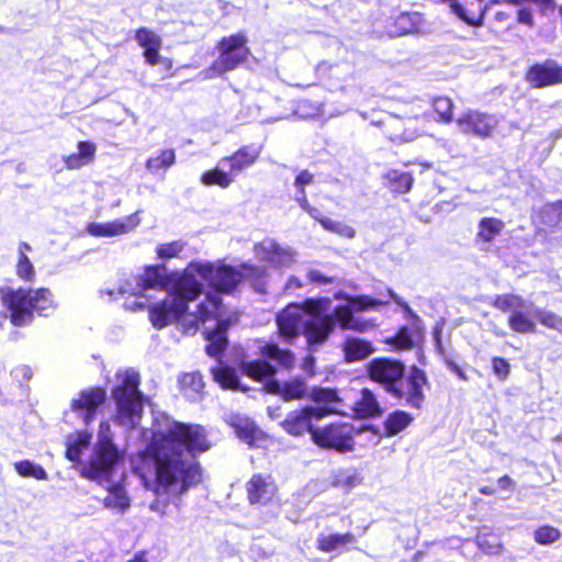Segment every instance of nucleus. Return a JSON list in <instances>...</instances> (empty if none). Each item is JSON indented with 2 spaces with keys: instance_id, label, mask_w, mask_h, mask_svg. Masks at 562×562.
I'll use <instances>...</instances> for the list:
<instances>
[{
  "instance_id": "nucleus-58",
  "label": "nucleus",
  "mask_w": 562,
  "mask_h": 562,
  "mask_svg": "<svg viewBox=\"0 0 562 562\" xmlns=\"http://www.w3.org/2000/svg\"><path fill=\"white\" fill-rule=\"evenodd\" d=\"M308 279H310L311 282H314V283L331 282V279L323 276L319 271H316V270H311L308 272Z\"/></svg>"
},
{
  "instance_id": "nucleus-52",
  "label": "nucleus",
  "mask_w": 562,
  "mask_h": 562,
  "mask_svg": "<svg viewBox=\"0 0 562 562\" xmlns=\"http://www.w3.org/2000/svg\"><path fill=\"white\" fill-rule=\"evenodd\" d=\"M516 20L519 24L526 25L529 29L535 27L536 22L531 8L522 5L517 10Z\"/></svg>"
},
{
  "instance_id": "nucleus-20",
  "label": "nucleus",
  "mask_w": 562,
  "mask_h": 562,
  "mask_svg": "<svg viewBox=\"0 0 562 562\" xmlns=\"http://www.w3.org/2000/svg\"><path fill=\"white\" fill-rule=\"evenodd\" d=\"M139 224L137 212L106 223H89L86 231L95 237H113L132 232Z\"/></svg>"
},
{
  "instance_id": "nucleus-4",
  "label": "nucleus",
  "mask_w": 562,
  "mask_h": 562,
  "mask_svg": "<svg viewBox=\"0 0 562 562\" xmlns=\"http://www.w3.org/2000/svg\"><path fill=\"white\" fill-rule=\"evenodd\" d=\"M139 374L127 368L116 372L112 397L116 405L115 422L126 428L138 425L143 413V396L138 390Z\"/></svg>"
},
{
  "instance_id": "nucleus-36",
  "label": "nucleus",
  "mask_w": 562,
  "mask_h": 562,
  "mask_svg": "<svg viewBox=\"0 0 562 562\" xmlns=\"http://www.w3.org/2000/svg\"><path fill=\"white\" fill-rule=\"evenodd\" d=\"M91 434L87 431H79L75 435L67 437V450L66 457L70 461H78L83 450H86L90 443Z\"/></svg>"
},
{
  "instance_id": "nucleus-14",
  "label": "nucleus",
  "mask_w": 562,
  "mask_h": 562,
  "mask_svg": "<svg viewBox=\"0 0 562 562\" xmlns=\"http://www.w3.org/2000/svg\"><path fill=\"white\" fill-rule=\"evenodd\" d=\"M330 408L305 406L301 409H295L286 415V417L280 423L281 427L291 436H303L305 432H310L313 437V420L321 419L328 415Z\"/></svg>"
},
{
  "instance_id": "nucleus-28",
  "label": "nucleus",
  "mask_w": 562,
  "mask_h": 562,
  "mask_svg": "<svg viewBox=\"0 0 562 562\" xmlns=\"http://www.w3.org/2000/svg\"><path fill=\"white\" fill-rule=\"evenodd\" d=\"M308 215L316 220L324 229L333 234L347 239H352L356 236V229L348 223L324 216L316 207L313 211H310Z\"/></svg>"
},
{
  "instance_id": "nucleus-9",
  "label": "nucleus",
  "mask_w": 562,
  "mask_h": 562,
  "mask_svg": "<svg viewBox=\"0 0 562 562\" xmlns=\"http://www.w3.org/2000/svg\"><path fill=\"white\" fill-rule=\"evenodd\" d=\"M336 297L345 299L349 302V306H337L334 311L335 318L344 329H352L357 331H364L372 326L370 322L357 319L353 317V312H362L373 308L378 305L384 304L383 301H376L369 296H345L338 293Z\"/></svg>"
},
{
  "instance_id": "nucleus-13",
  "label": "nucleus",
  "mask_w": 562,
  "mask_h": 562,
  "mask_svg": "<svg viewBox=\"0 0 562 562\" xmlns=\"http://www.w3.org/2000/svg\"><path fill=\"white\" fill-rule=\"evenodd\" d=\"M427 383L425 373L412 368L409 372L398 379L393 386L391 394L398 398H403L409 406L419 408L424 402V387Z\"/></svg>"
},
{
  "instance_id": "nucleus-38",
  "label": "nucleus",
  "mask_w": 562,
  "mask_h": 562,
  "mask_svg": "<svg viewBox=\"0 0 562 562\" xmlns=\"http://www.w3.org/2000/svg\"><path fill=\"white\" fill-rule=\"evenodd\" d=\"M243 370L246 375L257 381L271 378L276 372L274 368L265 360L243 362Z\"/></svg>"
},
{
  "instance_id": "nucleus-64",
  "label": "nucleus",
  "mask_w": 562,
  "mask_h": 562,
  "mask_svg": "<svg viewBox=\"0 0 562 562\" xmlns=\"http://www.w3.org/2000/svg\"><path fill=\"white\" fill-rule=\"evenodd\" d=\"M480 493L482 495L491 496V495H494L496 493V491L494 487H491V486H482V487H480Z\"/></svg>"
},
{
  "instance_id": "nucleus-18",
  "label": "nucleus",
  "mask_w": 562,
  "mask_h": 562,
  "mask_svg": "<svg viewBox=\"0 0 562 562\" xmlns=\"http://www.w3.org/2000/svg\"><path fill=\"white\" fill-rule=\"evenodd\" d=\"M104 401L105 391L101 387H92L80 392L78 397L71 401L70 408L86 424H90Z\"/></svg>"
},
{
  "instance_id": "nucleus-29",
  "label": "nucleus",
  "mask_w": 562,
  "mask_h": 562,
  "mask_svg": "<svg viewBox=\"0 0 562 562\" xmlns=\"http://www.w3.org/2000/svg\"><path fill=\"white\" fill-rule=\"evenodd\" d=\"M353 411L357 417L368 418L379 415L381 413L380 404L374 394L368 390L362 389L359 397L353 403Z\"/></svg>"
},
{
  "instance_id": "nucleus-11",
  "label": "nucleus",
  "mask_w": 562,
  "mask_h": 562,
  "mask_svg": "<svg viewBox=\"0 0 562 562\" xmlns=\"http://www.w3.org/2000/svg\"><path fill=\"white\" fill-rule=\"evenodd\" d=\"M313 441L324 449L348 452L353 449L352 427L348 424H330L313 431Z\"/></svg>"
},
{
  "instance_id": "nucleus-45",
  "label": "nucleus",
  "mask_w": 562,
  "mask_h": 562,
  "mask_svg": "<svg viewBox=\"0 0 562 562\" xmlns=\"http://www.w3.org/2000/svg\"><path fill=\"white\" fill-rule=\"evenodd\" d=\"M311 398L317 403L322 404V407L330 408V413L337 412V409L331 406L333 404L338 402V396L335 390L331 389H313L311 393Z\"/></svg>"
},
{
  "instance_id": "nucleus-56",
  "label": "nucleus",
  "mask_w": 562,
  "mask_h": 562,
  "mask_svg": "<svg viewBox=\"0 0 562 562\" xmlns=\"http://www.w3.org/2000/svg\"><path fill=\"white\" fill-rule=\"evenodd\" d=\"M159 50L160 47H149L144 49L143 56L145 61L150 66H156L160 59Z\"/></svg>"
},
{
  "instance_id": "nucleus-59",
  "label": "nucleus",
  "mask_w": 562,
  "mask_h": 562,
  "mask_svg": "<svg viewBox=\"0 0 562 562\" xmlns=\"http://www.w3.org/2000/svg\"><path fill=\"white\" fill-rule=\"evenodd\" d=\"M13 372L16 378L22 376L25 380L31 379L32 376V370L27 366L19 367Z\"/></svg>"
},
{
  "instance_id": "nucleus-32",
  "label": "nucleus",
  "mask_w": 562,
  "mask_h": 562,
  "mask_svg": "<svg viewBox=\"0 0 562 562\" xmlns=\"http://www.w3.org/2000/svg\"><path fill=\"white\" fill-rule=\"evenodd\" d=\"M430 105L437 123L450 124L453 121L454 103L450 97L436 95L431 99Z\"/></svg>"
},
{
  "instance_id": "nucleus-57",
  "label": "nucleus",
  "mask_w": 562,
  "mask_h": 562,
  "mask_svg": "<svg viewBox=\"0 0 562 562\" xmlns=\"http://www.w3.org/2000/svg\"><path fill=\"white\" fill-rule=\"evenodd\" d=\"M497 485L503 491L513 492L515 490V482L513 479H510L508 475L501 476L497 480Z\"/></svg>"
},
{
  "instance_id": "nucleus-37",
  "label": "nucleus",
  "mask_w": 562,
  "mask_h": 562,
  "mask_svg": "<svg viewBox=\"0 0 562 562\" xmlns=\"http://www.w3.org/2000/svg\"><path fill=\"white\" fill-rule=\"evenodd\" d=\"M104 506L119 513L125 512L130 507V497L121 485H113L109 488V494L104 497Z\"/></svg>"
},
{
  "instance_id": "nucleus-51",
  "label": "nucleus",
  "mask_w": 562,
  "mask_h": 562,
  "mask_svg": "<svg viewBox=\"0 0 562 562\" xmlns=\"http://www.w3.org/2000/svg\"><path fill=\"white\" fill-rule=\"evenodd\" d=\"M417 338V333L408 327H403L394 337V342L397 349H407L412 347L414 340Z\"/></svg>"
},
{
  "instance_id": "nucleus-22",
  "label": "nucleus",
  "mask_w": 562,
  "mask_h": 562,
  "mask_svg": "<svg viewBox=\"0 0 562 562\" xmlns=\"http://www.w3.org/2000/svg\"><path fill=\"white\" fill-rule=\"evenodd\" d=\"M262 146L257 144H247L240 146L232 155L222 158V161L228 164L233 175L252 167L260 158Z\"/></svg>"
},
{
  "instance_id": "nucleus-23",
  "label": "nucleus",
  "mask_w": 562,
  "mask_h": 562,
  "mask_svg": "<svg viewBox=\"0 0 562 562\" xmlns=\"http://www.w3.org/2000/svg\"><path fill=\"white\" fill-rule=\"evenodd\" d=\"M267 391L280 395L284 401L300 400L306 396L307 386L300 379H292L286 382L270 381L266 385Z\"/></svg>"
},
{
  "instance_id": "nucleus-48",
  "label": "nucleus",
  "mask_w": 562,
  "mask_h": 562,
  "mask_svg": "<svg viewBox=\"0 0 562 562\" xmlns=\"http://www.w3.org/2000/svg\"><path fill=\"white\" fill-rule=\"evenodd\" d=\"M539 323L550 329L557 330L562 334V317L553 312L546 310H537L533 313Z\"/></svg>"
},
{
  "instance_id": "nucleus-24",
  "label": "nucleus",
  "mask_w": 562,
  "mask_h": 562,
  "mask_svg": "<svg viewBox=\"0 0 562 562\" xmlns=\"http://www.w3.org/2000/svg\"><path fill=\"white\" fill-rule=\"evenodd\" d=\"M77 153H71L64 157L65 167L68 170L80 169L90 165L95 159L97 145L90 140H80L77 144Z\"/></svg>"
},
{
  "instance_id": "nucleus-35",
  "label": "nucleus",
  "mask_w": 562,
  "mask_h": 562,
  "mask_svg": "<svg viewBox=\"0 0 562 562\" xmlns=\"http://www.w3.org/2000/svg\"><path fill=\"white\" fill-rule=\"evenodd\" d=\"M200 181L206 187L216 186L221 189H227L234 182V175L231 171H224L218 167H214L202 172Z\"/></svg>"
},
{
  "instance_id": "nucleus-34",
  "label": "nucleus",
  "mask_w": 562,
  "mask_h": 562,
  "mask_svg": "<svg viewBox=\"0 0 562 562\" xmlns=\"http://www.w3.org/2000/svg\"><path fill=\"white\" fill-rule=\"evenodd\" d=\"M313 181L314 175L306 169L301 170L294 179V187L297 190L295 201L297 202L300 207L304 210L307 214L310 213V211H313L315 209L310 204L305 191V187L312 184Z\"/></svg>"
},
{
  "instance_id": "nucleus-40",
  "label": "nucleus",
  "mask_w": 562,
  "mask_h": 562,
  "mask_svg": "<svg viewBox=\"0 0 562 562\" xmlns=\"http://www.w3.org/2000/svg\"><path fill=\"white\" fill-rule=\"evenodd\" d=\"M176 162L175 149H164L157 156L149 157L145 167L149 172H157L159 170H167Z\"/></svg>"
},
{
  "instance_id": "nucleus-44",
  "label": "nucleus",
  "mask_w": 562,
  "mask_h": 562,
  "mask_svg": "<svg viewBox=\"0 0 562 562\" xmlns=\"http://www.w3.org/2000/svg\"><path fill=\"white\" fill-rule=\"evenodd\" d=\"M361 479L359 474L352 469L337 470L331 475V484L336 487L350 490L359 485Z\"/></svg>"
},
{
  "instance_id": "nucleus-16",
  "label": "nucleus",
  "mask_w": 562,
  "mask_h": 562,
  "mask_svg": "<svg viewBox=\"0 0 562 562\" xmlns=\"http://www.w3.org/2000/svg\"><path fill=\"white\" fill-rule=\"evenodd\" d=\"M368 373L372 381L384 385L391 393L398 379L403 376L404 366L389 358H376L368 363Z\"/></svg>"
},
{
  "instance_id": "nucleus-31",
  "label": "nucleus",
  "mask_w": 562,
  "mask_h": 562,
  "mask_svg": "<svg viewBox=\"0 0 562 562\" xmlns=\"http://www.w3.org/2000/svg\"><path fill=\"white\" fill-rule=\"evenodd\" d=\"M179 384L183 395L190 401L202 398L204 382L199 372L184 373L179 378Z\"/></svg>"
},
{
  "instance_id": "nucleus-10",
  "label": "nucleus",
  "mask_w": 562,
  "mask_h": 562,
  "mask_svg": "<svg viewBox=\"0 0 562 562\" xmlns=\"http://www.w3.org/2000/svg\"><path fill=\"white\" fill-rule=\"evenodd\" d=\"M378 126L381 135L396 145L413 142L422 134L417 126V117L389 114L378 123Z\"/></svg>"
},
{
  "instance_id": "nucleus-41",
  "label": "nucleus",
  "mask_w": 562,
  "mask_h": 562,
  "mask_svg": "<svg viewBox=\"0 0 562 562\" xmlns=\"http://www.w3.org/2000/svg\"><path fill=\"white\" fill-rule=\"evenodd\" d=\"M413 420V417L403 411H396L387 416L384 429L387 436H394L404 430Z\"/></svg>"
},
{
  "instance_id": "nucleus-42",
  "label": "nucleus",
  "mask_w": 562,
  "mask_h": 562,
  "mask_svg": "<svg viewBox=\"0 0 562 562\" xmlns=\"http://www.w3.org/2000/svg\"><path fill=\"white\" fill-rule=\"evenodd\" d=\"M214 380L223 387L231 390L239 389V381L235 373V370L220 363L217 367L212 369Z\"/></svg>"
},
{
  "instance_id": "nucleus-12",
  "label": "nucleus",
  "mask_w": 562,
  "mask_h": 562,
  "mask_svg": "<svg viewBox=\"0 0 562 562\" xmlns=\"http://www.w3.org/2000/svg\"><path fill=\"white\" fill-rule=\"evenodd\" d=\"M456 124L461 133L484 139L493 136L498 122L492 114L469 109L458 116Z\"/></svg>"
},
{
  "instance_id": "nucleus-61",
  "label": "nucleus",
  "mask_w": 562,
  "mask_h": 562,
  "mask_svg": "<svg viewBox=\"0 0 562 562\" xmlns=\"http://www.w3.org/2000/svg\"><path fill=\"white\" fill-rule=\"evenodd\" d=\"M314 361L312 356L306 357L302 363V369L308 373H313Z\"/></svg>"
},
{
  "instance_id": "nucleus-19",
  "label": "nucleus",
  "mask_w": 562,
  "mask_h": 562,
  "mask_svg": "<svg viewBox=\"0 0 562 562\" xmlns=\"http://www.w3.org/2000/svg\"><path fill=\"white\" fill-rule=\"evenodd\" d=\"M247 497L252 505L270 503L278 491L277 484L269 474H254L246 483Z\"/></svg>"
},
{
  "instance_id": "nucleus-17",
  "label": "nucleus",
  "mask_w": 562,
  "mask_h": 562,
  "mask_svg": "<svg viewBox=\"0 0 562 562\" xmlns=\"http://www.w3.org/2000/svg\"><path fill=\"white\" fill-rule=\"evenodd\" d=\"M536 235L547 236L562 232V200L543 204L532 216Z\"/></svg>"
},
{
  "instance_id": "nucleus-33",
  "label": "nucleus",
  "mask_w": 562,
  "mask_h": 562,
  "mask_svg": "<svg viewBox=\"0 0 562 562\" xmlns=\"http://www.w3.org/2000/svg\"><path fill=\"white\" fill-rule=\"evenodd\" d=\"M355 541V536L347 533L319 535L317 547L323 552L337 551Z\"/></svg>"
},
{
  "instance_id": "nucleus-1",
  "label": "nucleus",
  "mask_w": 562,
  "mask_h": 562,
  "mask_svg": "<svg viewBox=\"0 0 562 562\" xmlns=\"http://www.w3.org/2000/svg\"><path fill=\"white\" fill-rule=\"evenodd\" d=\"M241 274L232 267L210 262L191 265L182 274H166L159 266L147 267L143 273L120 282L117 288H102L108 302L123 299L125 310H148L154 327L160 329L178 319L198 327L205 326L210 344L206 352L217 356L226 346L225 331L237 315L222 305L218 292H228Z\"/></svg>"
},
{
  "instance_id": "nucleus-63",
  "label": "nucleus",
  "mask_w": 562,
  "mask_h": 562,
  "mask_svg": "<svg viewBox=\"0 0 562 562\" xmlns=\"http://www.w3.org/2000/svg\"><path fill=\"white\" fill-rule=\"evenodd\" d=\"M495 20L497 21H507L510 18V14L506 11H497L494 15Z\"/></svg>"
},
{
  "instance_id": "nucleus-3",
  "label": "nucleus",
  "mask_w": 562,
  "mask_h": 562,
  "mask_svg": "<svg viewBox=\"0 0 562 562\" xmlns=\"http://www.w3.org/2000/svg\"><path fill=\"white\" fill-rule=\"evenodd\" d=\"M329 304L328 300H308L304 306L290 304L277 318L280 335L286 339L294 338L303 329L310 346L322 344L334 328L331 315H323Z\"/></svg>"
},
{
  "instance_id": "nucleus-49",
  "label": "nucleus",
  "mask_w": 562,
  "mask_h": 562,
  "mask_svg": "<svg viewBox=\"0 0 562 562\" xmlns=\"http://www.w3.org/2000/svg\"><path fill=\"white\" fill-rule=\"evenodd\" d=\"M477 547L487 554H497L502 546L498 538L493 535L480 532L476 537Z\"/></svg>"
},
{
  "instance_id": "nucleus-25",
  "label": "nucleus",
  "mask_w": 562,
  "mask_h": 562,
  "mask_svg": "<svg viewBox=\"0 0 562 562\" xmlns=\"http://www.w3.org/2000/svg\"><path fill=\"white\" fill-rule=\"evenodd\" d=\"M505 222L498 217H482L477 223L476 241L490 244L498 239L505 231Z\"/></svg>"
},
{
  "instance_id": "nucleus-5",
  "label": "nucleus",
  "mask_w": 562,
  "mask_h": 562,
  "mask_svg": "<svg viewBox=\"0 0 562 562\" xmlns=\"http://www.w3.org/2000/svg\"><path fill=\"white\" fill-rule=\"evenodd\" d=\"M119 459V450L112 442L111 426L108 422H102L97 443L89 462L81 468V475L99 483L108 482Z\"/></svg>"
},
{
  "instance_id": "nucleus-21",
  "label": "nucleus",
  "mask_w": 562,
  "mask_h": 562,
  "mask_svg": "<svg viewBox=\"0 0 562 562\" xmlns=\"http://www.w3.org/2000/svg\"><path fill=\"white\" fill-rule=\"evenodd\" d=\"M227 423L237 437L250 447H261L267 441L266 435L250 420L241 415H231Z\"/></svg>"
},
{
  "instance_id": "nucleus-27",
  "label": "nucleus",
  "mask_w": 562,
  "mask_h": 562,
  "mask_svg": "<svg viewBox=\"0 0 562 562\" xmlns=\"http://www.w3.org/2000/svg\"><path fill=\"white\" fill-rule=\"evenodd\" d=\"M385 187L393 193L405 194L408 193L414 184V177L412 172L401 171L397 169H390L383 175Z\"/></svg>"
},
{
  "instance_id": "nucleus-8",
  "label": "nucleus",
  "mask_w": 562,
  "mask_h": 562,
  "mask_svg": "<svg viewBox=\"0 0 562 562\" xmlns=\"http://www.w3.org/2000/svg\"><path fill=\"white\" fill-rule=\"evenodd\" d=\"M493 305L503 312H509L508 326L519 334L535 333L536 322L531 316L532 305L516 294H503L495 297Z\"/></svg>"
},
{
  "instance_id": "nucleus-60",
  "label": "nucleus",
  "mask_w": 562,
  "mask_h": 562,
  "mask_svg": "<svg viewBox=\"0 0 562 562\" xmlns=\"http://www.w3.org/2000/svg\"><path fill=\"white\" fill-rule=\"evenodd\" d=\"M389 295L390 297L396 303L398 304L401 307L404 308V311H406L407 313H412L409 306L401 299L398 297L392 290H389Z\"/></svg>"
},
{
  "instance_id": "nucleus-30",
  "label": "nucleus",
  "mask_w": 562,
  "mask_h": 562,
  "mask_svg": "<svg viewBox=\"0 0 562 562\" xmlns=\"http://www.w3.org/2000/svg\"><path fill=\"white\" fill-rule=\"evenodd\" d=\"M342 350L347 362L360 361L374 351L371 342L360 338H347Z\"/></svg>"
},
{
  "instance_id": "nucleus-53",
  "label": "nucleus",
  "mask_w": 562,
  "mask_h": 562,
  "mask_svg": "<svg viewBox=\"0 0 562 562\" xmlns=\"http://www.w3.org/2000/svg\"><path fill=\"white\" fill-rule=\"evenodd\" d=\"M16 271H18L19 277L22 279H25V280H31L34 274L32 263L30 262L27 257H25L23 254H21V256H20Z\"/></svg>"
},
{
  "instance_id": "nucleus-50",
  "label": "nucleus",
  "mask_w": 562,
  "mask_h": 562,
  "mask_svg": "<svg viewBox=\"0 0 562 562\" xmlns=\"http://www.w3.org/2000/svg\"><path fill=\"white\" fill-rule=\"evenodd\" d=\"M267 250V248H263ZM267 255L270 256V260L278 267H284L290 265L292 255L288 248H269Z\"/></svg>"
},
{
  "instance_id": "nucleus-43",
  "label": "nucleus",
  "mask_w": 562,
  "mask_h": 562,
  "mask_svg": "<svg viewBox=\"0 0 562 562\" xmlns=\"http://www.w3.org/2000/svg\"><path fill=\"white\" fill-rule=\"evenodd\" d=\"M14 469L22 477H33L38 481H46L48 479L45 469L31 460L16 461Z\"/></svg>"
},
{
  "instance_id": "nucleus-15",
  "label": "nucleus",
  "mask_w": 562,
  "mask_h": 562,
  "mask_svg": "<svg viewBox=\"0 0 562 562\" xmlns=\"http://www.w3.org/2000/svg\"><path fill=\"white\" fill-rule=\"evenodd\" d=\"M525 80L533 89L562 85V65L550 58L532 63L525 71Z\"/></svg>"
},
{
  "instance_id": "nucleus-62",
  "label": "nucleus",
  "mask_w": 562,
  "mask_h": 562,
  "mask_svg": "<svg viewBox=\"0 0 562 562\" xmlns=\"http://www.w3.org/2000/svg\"><path fill=\"white\" fill-rule=\"evenodd\" d=\"M177 255H178L177 248H171V247L159 248V257H161V258L173 257Z\"/></svg>"
},
{
  "instance_id": "nucleus-26",
  "label": "nucleus",
  "mask_w": 562,
  "mask_h": 562,
  "mask_svg": "<svg viewBox=\"0 0 562 562\" xmlns=\"http://www.w3.org/2000/svg\"><path fill=\"white\" fill-rule=\"evenodd\" d=\"M422 15L418 12H401L393 18L390 33L393 36H402L420 30Z\"/></svg>"
},
{
  "instance_id": "nucleus-46",
  "label": "nucleus",
  "mask_w": 562,
  "mask_h": 562,
  "mask_svg": "<svg viewBox=\"0 0 562 562\" xmlns=\"http://www.w3.org/2000/svg\"><path fill=\"white\" fill-rule=\"evenodd\" d=\"M135 40L143 49L161 47L160 37L154 31L145 26H140L135 31Z\"/></svg>"
},
{
  "instance_id": "nucleus-39",
  "label": "nucleus",
  "mask_w": 562,
  "mask_h": 562,
  "mask_svg": "<svg viewBox=\"0 0 562 562\" xmlns=\"http://www.w3.org/2000/svg\"><path fill=\"white\" fill-rule=\"evenodd\" d=\"M260 355L263 358L276 361L284 368H291L294 363V357L289 350H282L274 344H266L260 347Z\"/></svg>"
},
{
  "instance_id": "nucleus-6",
  "label": "nucleus",
  "mask_w": 562,
  "mask_h": 562,
  "mask_svg": "<svg viewBox=\"0 0 562 562\" xmlns=\"http://www.w3.org/2000/svg\"><path fill=\"white\" fill-rule=\"evenodd\" d=\"M217 57L207 67L210 78L223 77L246 64L251 56L248 46V36L245 31H239L221 37L215 45Z\"/></svg>"
},
{
  "instance_id": "nucleus-54",
  "label": "nucleus",
  "mask_w": 562,
  "mask_h": 562,
  "mask_svg": "<svg viewBox=\"0 0 562 562\" xmlns=\"http://www.w3.org/2000/svg\"><path fill=\"white\" fill-rule=\"evenodd\" d=\"M493 363V371L494 373L501 379L505 380L510 371V366L507 360L504 358L495 357L492 360Z\"/></svg>"
},
{
  "instance_id": "nucleus-7",
  "label": "nucleus",
  "mask_w": 562,
  "mask_h": 562,
  "mask_svg": "<svg viewBox=\"0 0 562 562\" xmlns=\"http://www.w3.org/2000/svg\"><path fill=\"white\" fill-rule=\"evenodd\" d=\"M4 305L10 311L11 323L24 326L31 323L34 311L47 315L53 310V299L47 289H19L5 294Z\"/></svg>"
},
{
  "instance_id": "nucleus-55",
  "label": "nucleus",
  "mask_w": 562,
  "mask_h": 562,
  "mask_svg": "<svg viewBox=\"0 0 562 562\" xmlns=\"http://www.w3.org/2000/svg\"><path fill=\"white\" fill-rule=\"evenodd\" d=\"M504 3L519 5L524 2H530L538 5L542 11L552 10L554 8L553 0H502Z\"/></svg>"
},
{
  "instance_id": "nucleus-47",
  "label": "nucleus",
  "mask_w": 562,
  "mask_h": 562,
  "mask_svg": "<svg viewBox=\"0 0 562 562\" xmlns=\"http://www.w3.org/2000/svg\"><path fill=\"white\" fill-rule=\"evenodd\" d=\"M561 537V532L558 528L543 525L537 528L533 532V539L539 544L548 546L558 541Z\"/></svg>"
},
{
  "instance_id": "nucleus-2",
  "label": "nucleus",
  "mask_w": 562,
  "mask_h": 562,
  "mask_svg": "<svg viewBox=\"0 0 562 562\" xmlns=\"http://www.w3.org/2000/svg\"><path fill=\"white\" fill-rule=\"evenodd\" d=\"M150 443L137 469L145 486L157 496L177 497L201 481L196 456L210 449L203 427L162 416L156 419Z\"/></svg>"
}]
</instances>
